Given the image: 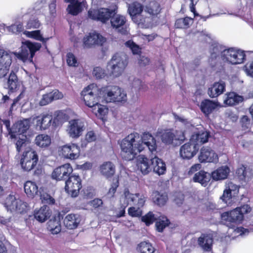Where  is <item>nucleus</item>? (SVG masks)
I'll use <instances>...</instances> for the list:
<instances>
[{
	"instance_id": "f257e3e1",
	"label": "nucleus",
	"mask_w": 253,
	"mask_h": 253,
	"mask_svg": "<svg viewBox=\"0 0 253 253\" xmlns=\"http://www.w3.org/2000/svg\"><path fill=\"white\" fill-rule=\"evenodd\" d=\"M120 147L122 158L131 161L146 148L153 154L156 152L157 145L155 138L150 133H144L140 136L137 133H133L121 141Z\"/></svg>"
},
{
	"instance_id": "f03ea898",
	"label": "nucleus",
	"mask_w": 253,
	"mask_h": 253,
	"mask_svg": "<svg viewBox=\"0 0 253 253\" xmlns=\"http://www.w3.org/2000/svg\"><path fill=\"white\" fill-rule=\"evenodd\" d=\"M221 216L222 220L225 222V224L229 227V230L232 231L235 236L237 234L242 235L249 232L248 229L241 227L235 228V225L241 223L243 219V216L238 211V209L236 208L229 212H223Z\"/></svg>"
},
{
	"instance_id": "7ed1b4c3",
	"label": "nucleus",
	"mask_w": 253,
	"mask_h": 253,
	"mask_svg": "<svg viewBox=\"0 0 253 253\" xmlns=\"http://www.w3.org/2000/svg\"><path fill=\"white\" fill-rule=\"evenodd\" d=\"M128 64V57L123 53L114 54L108 62L107 66L109 75L113 77H118L124 72Z\"/></svg>"
},
{
	"instance_id": "20e7f679",
	"label": "nucleus",
	"mask_w": 253,
	"mask_h": 253,
	"mask_svg": "<svg viewBox=\"0 0 253 253\" xmlns=\"http://www.w3.org/2000/svg\"><path fill=\"white\" fill-rule=\"evenodd\" d=\"M143 5L138 2L129 5L128 11L132 20L138 25L144 28H149L153 25L151 16H144Z\"/></svg>"
},
{
	"instance_id": "39448f33",
	"label": "nucleus",
	"mask_w": 253,
	"mask_h": 253,
	"mask_svg": "<svg viewBox=\"0 0 253 253\" xmlns=\"http://www.w3.org/2000/svg\"><path fill=\"white\" fill-rule=\"evenodd\" d=\"M41 47V44L37 42H32L30 41H26L22 42L21 51L15 52V57L22 61L23 62L29 61L33 62V58L35 52L39 50Z\"/></svg>"
},
{
	"instance_id": "423d86ee",
	"label": "nucleus",
	"mask_w": 253,
	"mask_h": 253,
	"mask_svg": "<svg viewBox=\"0 0 253 253\" xmlns=\"http://www.w3.org/2000/svg\"><path fill=\"white\" fill-rule=\"evenodd\" d=\"M102 98L106 102H125L127 100L126 92L118 86H110L102 91Z\"/></svg>"
},
{
	"instance_id": "0eeeda50",
	"label": "nucleus",
	"mask_w": 253,
	"mask_h": 253,
	"mask_svg": "<svg viewBox=\"0 0 253 253\" xmlns=\"http://www.w3.org/2000/svg\"><path fill=\"white\" fill-rule=\"evenodd\" d=\"M100 91L98 86L94 84L85 87L81 92V96L85 104L91 108L99 102Z\"/></svg>"
},
{
	"instance_id": "6e6552de",
	"label": "nucleus",
	"mask_w": 253,
	"mask_h": 253,
	"mask_svg": "<svg viewBox=\"0 0 253 253\" xmlns=\"http://www.w3.org/2000/svg\"><path fill=\"white\" fill-rule=\"evenodd\" d=\"M245 57L244 51L235 48L225 49L221 52L222 60L233 65L242 64Z\"/></svg>"
},
{
	"instance_id": "1a4fd4ad",
	"label": "nucleus",
	"mask_w": 253,
	"mask_h": 253,
	"mask_svg": "<svg viewBox=\"0 0 253 253\" xmlns=\"http://www.w3.org/2000/svg\"><path fill=\"white\" fill-rule=\"evenodd\" d=\"M4 205L8 211L11 212L23 213L28 210V204L19 199H16L12 195H9L5 199Z\"/></svg>"
},
{
	"instance_id": "9d476101",
	"label": "nucleus",
	"mask_w": 253,
	"mask_h": 253,
	"mask_svg": "<svg viewBox=\"0 0 253 253\" xmlns=\"http://www.w3.org/2000/svg\"><path fill=\"white\" fill-rule=\"evenodd\" d=\"M57 118L53 119L49 114H43L34 117L33 122L37 130L43 131L49 128L51 125H56Z\"/></svg>"
},
{
	"instance_id": "9b49d317",
	"label": "nucleus",
	"mask_w": 253,
	"mask_h": 253,
	"mask_svg": "<svg viewBox=\"0 0 253 253\" xmlns=\"http://www.w3.org/2000/svg\"><path fill=\"white\" fill-rule=\"evenodd\" d=\"M185 139L184 133L180 130H167L161 136L163 142L166 144H172L174 146L180 145Z\"/></svg>"
},
{
	"instance_id": "f8f14e48",
	"label": "nucleus",
	"mask_w": 253,
	"mask_h": 253,
	"mask_svg": "<svg viewBox=\"0 0 253 253\" xmlns=\"http://www.w3.org/2000/svg\"><path fill=\"white\" fill-rule=\"evenodd\" d=\"M110 23L111 27L117 32L123 35H127L129 33L126 17L116 14L115 10L114 14L112 15L110 19Z\"/></svg>"
},
{
	"instance_id": "ddd939ff",
	"label": "nucleus",
	"mask_w": 253,
	"mask_h": 253,
	"mask_svg": "<svg viewBox=\"0 0 253 253\" xmlns=\"http://www.w3.org/2000/svg\"><path fill=\"white\" fill-rule=\"evenodd\" d=\"M85 129L83 121L80 119H73L69 122L66 131L70 137L77 138L82 135Z\"/></svg>"
},
{
	"instance_id": "4468645a",
	"label": "nucleus",
	"mask_w": 253,
	"mask_h": 253,
	"mask_svg": "<svg viewBox=\"0 0 253 253\" xmlns=\"http://www.w3.org/2000/svg\"><path fill=\"white\" fill-rule=\"evenodd\" d=\"M82 187L81 179L79 175L73 174L66 181L65 191L72 197H76Z\"/></svg>"
},
{
	"instance_id": "2eb2a0df",
	"label": "nucleus",
	"mask_w": 253,
	"mask_h": 253,
	"mask_svg": "<svg viewBox=\"0 0 253 253\" xmlns=\"http://www.w3.org/2000/svg\"><path fill=\"white\" fill-rule=\"evenodd\" d=\"M115 9L100 8L98 9H90L88 12V16L93 20L106 23L114 14Z\"/></svg>"
},
{
	"instance_id": "dca6fc26",
	"label": "nucleus",
	"mask_w": 253,
	"mask_h": 253,
	"mask_svg": "<svg viewBox=\"0 0 253 253\" xmlns=\"http://www.w3.org/2000/svg\"><path fill=\"white\" fill-rule=\"evenodd\" d=\"M38 160V156L35 151H27L23 155L21 161V167L24 170L30 171L36 165Z\"/></svg>"
},
{
	"instance_id": "f3484780",
	"label": "nucleus",
	"mask_w": 253,
	"mask_h": 253,
	"mask_svg": "<svg viewBox=\"0 0 253 253\" xmlns=\"http://www.w3.org/2000/svg\"><path fill=\"white\" fill-rule=\"evenodd\" d=\"M106 42V39L96 32L90 33L83 39L84 46L91 48L96 45H102Z\"/></svg>"
},
{
	"instance_id": "a211bd4d",
	"label": "nucleus",
	"mask_w": 253,
	"mask_h": 253,
	"mask_svg": "<svg viewBox=\"0 0 253 253\" xmlns=\"http://www.w3.org/2000/svg\"><path fill=\"white\" fill-rule=\"evenodd\" d=\"M59 152L60 154L64 158L70 160H75L79 157L80 149L76 144H71L62 146Z\"/></svg>"
},
{
	"instance_id": "6ab92c4d",
	"label": "nucleus",
	"mask_w": 253,
	"mask_h": 253,
	"mask_svg": "<svg viewBox=\"0 0 253 253\" xmlns=\"http://www.w3.org/2000/svg\"><path fill=\"white\" fill-rule=\"evenodd\" d=\"M201 163H217L218 157L214 151L210 147H203L198 156Z\"/></svg>"
},
{
	"instance_id": "aec40b11",
	"label": "nucleus",
	"mask_w": 253,
	"mask_h": 253,
	"mask_svg": "<svg viewBox=\"0 0 253 253\" xmlns=\"http://www.w3.org/2000/svg\"><path fill=\"white\" fill-rule=\"evenodd\" d=\"M11 63V55L3 49H0V78L7 74Z\"/></svg>"
},
{
	"instance_id": "412c9836",
	"label": "nucleus",
	"mask_w": 253,
	"mask_h": 253,
	"mask_svg": "<svg viewBox=\"0 0 253 253\" xmlns=\"http://www.w3.org/2000/svg\"><path fill=\"white\" fill-rule=\"evenodd\" d=\"M73 172L72 167L69 164H65L56 168L52 173L53 179L62 180L66 179Z\"/></svg>"
},
{
	"instance_id": "4be33fe9",
	"label": "nucleus",
	"mask_w": 253,
	"mask_h": 253,
	"mask_svg": "<svg viewBox=\"0 0 253 253\" xmlns=\"http://www.w3.org/2000/svg\"><path fill=\"white\" fill-rule=\"evenodd\" d=\"M30 123L29 119H24L14 124L10 132L11 138H17L18 135H25L30 127Z\"/></svg>"
},
{
	"instance_id": "5701e85b",
	"label": "nucleus",
	"mask_w": 253,
	"mask_h": 253,
	"mask_svg": "<svg viewBox=\"0 0 253 253\" xmlns=\"http://www.w3.org/2000/svg\"><path fill=\"white\" fill-rule=\"evenodd\" d=\"M239 192V187L232 182H229L226 184L225 189L223 191L220 199L224 203L229 205L231 203L232 196H234Z\"/></svg>"
},
{
	"instance_id": "b1692460",
	"label": "nucleus",
	"mask_w": 253,
	"mask_h": 253,
	"mask_svg": "<svg viewBox=\"0 0 253 253\" xmlns=\"http://www.w3.org/2000/svg\"><path fill=\"white\" fill-rule=\"evenodd\" d=\"M198 150V148L189 141L180 147V155L183 159H190L196 154Z\"/></svg>"
},
{
	"instance_id": "393cba45",
	"label": "nucleus",
	"mask_w": 253,
	"mask_h": 253,
	"mask_svg": "<svg viewBox=\"0 0 253 253\" xmlns=\"http://www.w3.org/2000/svg\"><path fill=\"white\" fill-rule=\"evenodd\" d=\"M209 138V133L207 131H200L193 134L190 139V142L196 146H199L208 142Z\"/></svg>"
},
{
	"instance_id": "a878e982",
	"label": "nucleus",
	"mask_w": 253,
	"mask_h": 253,
	"mask_svg": "<svg viewBox=\"0 0 253 253\" xmlns=\"http://www.w3.org/2000/svg\"><path fill=\"white\" fill-rule=\"evenodd\" d=\"M81 217L77 214H69L66 216L64 219L65 226L69 229L76 228L80 222Z\"/></svg>"
},
{
	"instance_id": "bb28decb",
	"label": "nucleus",
	"mask_w": 253,
	"mask_h": 253,
	"mask_svg": "<svg viewBox=\"0 0 253 253\" xmlns=\"http://www.w3.org/2000/svg\"><path fill=\"white\" fill-rule=\"evenodd\" d=\"M225 84L222 81L214 83L208 89V94L211 97H216L225 90Z\"/></svg>"
},
{
	"instance_id": "cd10ccee",
	"label": "nucleus",
	"mask_w": 253,
	"mask_h": 253,
	"mask_svg": "<svg viewBox=\"0 0 253 253\" xmlns=\"http://www.w3.org/2000/svg\"><path fill=\"white\" fill-rule=\"evenodd\" d=\"M198 245L205 251H210L212 249L213 238L210 234H202L198 240Z\"/></svg>"
},
{
	"instance_id": "c85d7f7f",
	"label": "nucleus",
	"mask_w": 253,
	"mask_h": 253,
	"mask_svg": "<svg viewBox=\"0 0 253 253\" xmlns=\"http://www.w3.org/2000/svg\"><path fill=\"white\" fill-rule=\"evenodd\" d=\"M218 106H220V105L217 102L205 99L201 103L200 108L206 116H208Z\"/></svg>"
},
{
	"instance_id": "c756f323",
	"label": "nucleus",
	"mask_w": 253,
	"mask_h": 253,
	"mask_svg": "<svg viewBox=\"0 0 253 253\" xmlns=\"http://www.w3.org/2000/svg\"><path fill=\"white\" fill-rule=\"evenodd\" d=\"M34 217L40 222H43L50 216L49 207L43 206L40 209H36L34 211Z\"/></svg>"
},
{
	"instance_id": "7c9ffc66",
	"label": "nucleus",
	"mask_w": 253,
	"mask_h": 253,
	"mask_svg": "<svg viewBox=\"0 0 253 253\" xmlns=\"http://www.w3.org/2000/svg\"><path fill=\"white\" fill-rule=\"evenodd\" d=\"M151 162L154 172L159 175L164 174L166 170V167L165 163L161 159L155 156L151 158Z\"/></svg>"
},
{
	"instance_id": "2f4dec72",
	"label": "nucleus",
	"mask_w": 253,
	"mask_h": 253,
	"mask_svg": "<svg viewBox=\"0 0 253 253\" xmlns=\"http://www.w3.org/2000/svg\"><path fill=\"white\" fill-rule=\"evenodd\" d=\"M65 1L71 3L67 8L69 13L76 15L82 11L84 0H65Z\"/></svg>"
},
{
	"instance_id": "473e14b6",
	"label": "nucleus",
	"mask_w": 253,
	"mask_h": 253,
	"mask_svg": "<svg viewBox=\"0 0 253 253\" xmlns=\"http://www.w3.org/2000/svg\"><path fill=\"white\" fill-rule=\"evenodd\" d=\"M211 175L204 170H200L196 173L193 177V180L195 182H198L202 186L206 187L210 182Z\"/></svg>"
},
{
	"instance_id": "72a5a7b5",
	"label": "nucleus",
	"mask_w": 253,
	"mask_h": 253,
	"mask_svg": "<svg viewBox=\"0 0 253 253\" xmlns=\"http://www.w3.org/2000/svg\"><path fill=\"white\" fill-rule=\"evenodd\" d=\"M148 3L145 6L144 12L150 16L158 15L161 11L160 4L156 0H147Z\"/></svg>"
},
{
	"instance_id": "f704fd0d",
	"label": "nucleus",
	"mask_w": 253,
	"mask_h": 253,
	"mask_svg": "<svg viewBox=\"0 0 253 253\" xmlns=\"http://www.w3.org/2000/svg\"><path fill=\"white\" fill-rule=\"evenodd\" d=\"M99 170L103 176L108 178L112 176L115 173V167L112 163L107 162L100 166Z\"/></svg>"
},
{
	"instance_id": "c9c22d12",
	"label": "nucleus",
	"mask_w": 253,
	"mask_h": 253,
	"mask_svg": "<svg viewBox=\"0 0 253 253\" xmlns=\"http://www.w3.org/2000/svg\"><path fill=\"white\" fill-rule=\"evenodd\" d=\"M230 172V169L227 166H222L213 171L211 176L215 180L226 179Z\"/></svg>"
},
{
	"instance_id": "e433bc0d",
	"label": "nucleus",
	"mask_w": 253,
	"mask_h": 253,
	"mask_svg": "<svg viewBox=\"0 0 253 253\" xmlns=\"http://www.w3.org/2000/svg\"><path fill=\"white\" fill-rule=\"evenodd\" d=\"M35 142L39 147L46 148L51 144V138L47 134H41L36 137Z\"/></svg>"
},
{
	"instance_id": "4c0bfd02",
	"label": "nucleus",
	"mask_w": 253,
	"mask_h": 253,
	"mask_svg": "<svg viewBox=\"0 0 253 253\" xmlns=\"http://www.w3.org/2000/svg\"><path fill=\"white\" fill-rule=\"evenodd\" d=\"M24 190L27 196L31 198L34 197L38 193V187L33 181H27L24 184Z\"/></svg>"
},
{
	"instance_id": "58836bf2",
	"label": "nucleus",
	"mask_w": 253,
	"mask_h": 253,
	"mask_svg": "<svg viewBox=\"0 0 253 253\" xmlns=\"http://www.w3.org/2000/svg\"><path fill=\"white\" fill-rule=\"evenodd\" d=\"M138 198V194H132L130 193L128 191H125L124 196L121 199V202H123V206L126 207L128 205L135 204Z\"/></svg>"
},
{
	"instance_id": "ea45409f",
	"label": "nucleus",
	"mask_w": 253,
	"mask_h": 253,
	"mask_svg": "<svg viewBox=\"0 0 253 253\" xmlns=\"http://www.w3.org/2000/svg\"><path fill=\"white\" fill-rule=\"evenodd\" d=\"M243 100L242 96L239 95L234 92L229 93L224 100V103L228 105H235L241 102Z\"/></svg>"
},
{
	"instance_id": "a19ab883",
	"label": "nucleus",
	"mask_w": 253,
	"mask_h": 253,
	"mask_svg": "<svg viewBox=\"0 0 253 253\" xmlns=\"http://www.w3.org/2000/svg\"><path fill=\"white\" fill-rule=\"evenodd\" d=\"M138 167L144 174H147L151 170L148 159L142 156L138 160Z\"/></svg>"
},
{
	"instance_id": "79ce46f5",
	"label": "nucleus",
	"mask_w": 253,
	"mask_h": 253,
	"mask_svg": "<svg viewBox=\"0 0 253 253\" xmlns=\"http://www.w3.org/2000/svg\"><path fill=\"white\" fill-rule=\"evenodd\" d=\"M92 112L98 118H102L105 116L108 112V109L104 105H101L99 102L91 107Z\"/></svg>"
},
{
	"instance_id": "37998d69",
	"label": "nucleus",
	"mask_w": 253,
	"mask_h": 253,
	"mask_svg": "<svg viewBox=\"0 0 253 253\" xmlns=\"http://www.w3.org/2000/svg\"><path fill=\"white\" fill-rule=\"evenodd\" d=\"M47 229L52 234H57L61 230L60 222L58 219H51L47 222Z\"/></svg>"
},
{
	"instance_id": "c03bdc74",
	"label": "nucleus",
	"mask_w": 253,
	"mask_h": 253,
	"mask_svg": "<svg viewBox=\"0 0 253 253\" xmlns=\"http://www.w3.org/2000/svg\"><path fill=\"white\" fill-rule=\"evenodd\" d=\"M193 22V19L186 17L183 18H179L176 20L175 27L176 28L186 29L190 27Z\"/></svg>"
},
{
	"instance_id": "a18cd8bd",
	"label": "nucleus",
	"mask_w": 253,
	"mask_h": 253,
	"mask_svg": "<svg viewBox=\"0 0 253 253\" xmlns=\"http://www.w3.org/2000/svg\"><path fill=\"white\" fill-rule=\"evenodd\" d=\"M153 200L154 202L160 206H162L165 205L168 200V196L166 193H159L156 192L153 193Z\"/></svg>"
},
{
	"instance_id": "49530a36",
	"label": "nucleus",
	"mask_w": 253,
	"mask_h": 253,
	"mask_svg": "<svg viewBox=\"0 0 253 253\" xmlns=\"http://www.w3.org/2000/svg\"><path fill=\"white\" fill-rule=\"evenodd\" d=\"M156 222V227L159 232H162L169 224V221L166 216L159 215Z\"/></svg>"
},
{
	"instance_id": "de8ad7c7",
	"label": "nucleus",
	"mask_w": 253,
	"mask_h": 253,
	"mask_svg": "<svg viewBox=\"0 0 253 253\" xmlns=\"http://www.w3.org/2000/svg\"><path fill=\"white\" fill-rule=\"evenodd\" d=\"M7 85L8 88L12 91L16 89L19 85L17 76L13 72H11L9 76Z\"/></svg>"
},
{
	"instance_id": "09e8293b",
	"label": "nucleus",
	"mask_w": 253,
	"mask_h": 253,
	"mask_svg": "<svg viewBox=\"0 0 253 253\" xmlns=\"http://www.w3.org/2000/svg\"><path fill=\"white\" fill-rule=\"evenodd\" d=\"M137 250L140 253H153L154 252V247L147 242L140 243L138 245Z\"/></svg>"
},
{
	"instance_id": "8fccbe9b",
	"label": "nucleus",
	"mask_w": 253,
	"mask_h": 253,
	"mask_svg": "<svg viewBox=\"0 0 253 253\" xmlns=\"http://www.w3.org/2000/svg\"><path fill=\"white\" fill-rule=\"evenodd\" d=\"M23 34L28 38H32L41 42H45V40L41 35L40 30H35L33 31H25L23 32Z\"/></svg>"
},
{
	"instance_id": "3c124183",
	"label": "nucleus",
	"mask_w": 253,
	"mask_h": 253,
	"mask_svg": "<svg viewBox=\"0 0 253 253\" xmlns=\"http://www.w3.org/2000/svg\"><path fill=\"white\" fill-rule=\"evenodd\" d=\"M159 215V214H154L152 212H149L147 214L142 217L141 220L145 223L146 225H149L157 220Z\"/></svg>"
},
{
	"instance_id": "603ef678",
	"label": "nucleus",
	"mask_w": 253,
	"mask_h": 253,
	"mask_svg": "<svg viewBox=\"0 0 253 253\" xmlns=\"http://www.w3.org/2000/svg\"><path fill=\"white\" fill-rule=\"evenodd\" d=\"M125 45L132 51L133 54L139 55L141 52V48L131 40H129L125 43Z\"/></svg>"
},
{
	"instance_id": "864d4df0",
	"label": "nucleus",
	"mask_w": 253,
	"mask_h": 253,
	"mask_svg": "<svg viewBox=\"0 0 253 253\" xmlns=\"http://www.w3.org/2000/svg\"><path fill=\"white\" fill-rule=\"evenodd\" d=\"M131 81V80L130 79ZM132 87L134 88L136 90L146 91L147 90V86L145 84L142 83L141 80L138 79L134 78L131 83Z\"/></svg>"
},
{
	"instance_id": "5fc2aeb1",
	"label": "nucleus",
	"mask_w": 253,
	"mask_h": 253,
	"mask_svg": "<svg viewBox=\"0 0 253 253\" xmlns=\"http://www.w3.org/2000/svg\"><path fill=\"white\" fill-rule=\"evenodd\" d=\"M16 141L15 145L17 151L19 152L21 151L22 148L25 145L26 140V135H18L17 138H11Z\"/></svg>"
},
{
	"instance_id": "6e6d98bb",
	"label": "nucleus",
	"mask_w": 253,
	"mask_h": 253,
	"mask_svg": "<svg viewBox=\"0 0 253 253\" xmlns=\"http://www.w3.org/2000/svg\"><path fill=\"white\" fill-rule=\"evenodd\" d=\"M6 29L9 32H11L13 34H17L23 30V26L21 23H17L10 26L6 27Z\"/></svg>"
},
{
	"instance_id": "4d7b16f0",
	"label": "nucleus",
	"mask_w": 253,
	"mask_h": 253,
	"mask_svg": "<svg viewBox=\"0 0 253 253\" xmlns=\"http://www.w3.org/2000/svg\"><path fill=\"white\" fill-rule=\"evenodd\" d=\"M92 74L94 77L98 79L104 78L106 76H107L105 70L100 67H94L92 72Z\"/></svg>"
},
{
	"instance_id": "13d9d810",
	"label": "nucleus",
	"mask_w": 253,
	"mask_h": 253,
	"mask_svg": "<svg viewBox=\"0 0 253 253\" xmlns=\"http://www.w3.org/2000/svg\"><path fill=\"white\" fill-rule=\"evenodd\" d=\"M247 173L246 168L243 166H240L236 170V174L241 180H246L247 176Z\"/></svg>"
},
{
	"instance_id": "bf43d9fd",
	"label": "nucleus",
	"mask_w": 253,
	"mask_h": 253,
	"mask_svg": "<svg viewBox=\"0 0 253 253\" xmlns=\"http://www.w3.org/2000/svg\"><path fill=\"white\" fill-rule=\"evenodd\" d=\"M52 99L50 95V92L43 94L41 100L39 102V105L40 106H45L48 104L51 103L52 101Z\"/></svg>"
},
{
	"instance_id": "052dcab7",
	"label": "nucleus",
	"mask_w": 253,
	"mask_h": 253,
	"mask_svg": "<svg viewBox=\"0 0 253 253\" xmlns=\"http://www.w3.org/2000/svg\"><path fill=\"white\" fill-rule=\"evenodd\" d=\"M40 26L41 23L40 22V21L38 19L33 18H31L28 21L26 25V28L27 29H37L39 28Z\"/></svg>"
},
{
	"instance_id": "680f3d73",
	"label": "nucleus",
	"mask_w": 253,
	"mask_h": 253,
	"mask_svg": "<svg viewBox=\"0 0 253 253\" xmlns=\"http://www.w3.org/2000/svg\"><path fill=\"white\" fill-rule=\"evenodd\" d=\"M67 63L70 66H77L78 65L77 60L75 55L72 53L67 54Z\"/></svg>"
},
{
	"instance_id": "e2e57ef3",
	"label": "nucleus",
	"mask_w": 253,
	"mask_h": 253,
	"mask_svg": "<svg viewBox=\"0 0 253 253\" xmlns=\"http://www.w3.org/2000/svg\"><path fill=\"white\" fill-rule=\"evenodd\" d=\"M41 199L43 203L53 204L55 202L54 199L47 193L41 194Z\"/></svg>"
},
{
	"instance_id": "0e129e2a",
	"label": "nucleus",
	"mask_w": 253,
	"mask_h": 253,
	"mask_svg": "<svg viewBox=\"0 0 253 253\" xmlns=\"http://www.w3.org/2000/svg\"><path fill=\"white\" fill-rule=\"evenodd\" d=\"M119 186V180L118 178H114L113 179V182L110 188L108 195L111 197H113L114 194L116 191V189Z\"/></svg>"
},
{
	"instance_id": "69168bd1",
	"label": "nucleus",
	"mask_w": 253,
	"mask_h": 253,
	"mask_svg": "<svg viewBox=\"0 0 253 253\" xmlns=\"http://www.w3.org/2000/svg\"><path fill=\"white\" fill-rule=\"evenodd\" d=\"M128 212L129 214L132 216H139L142 214L141 210L138 207L129 208Z\"/></svg>"
},
{
	"instance_id": "338daca9",
	"label": "nucleus",
	"mask_w": 253,
	"mask_h": 253,
	"mask_svg": "<svg viewBox=\"0 0 253 253\" xmlns=\"http://www.w3.org/2000/svg\"><path fill=\"white\" fill-rule=\"evenodd\" d=\"M96 139V136L93 131H88L85 136V140L87 142L94 141Z\"/></svg>"
},
{
	"instance_id": "774afa93",
	"label": "nucleus",
	"mask_w": 253,
	"mask_h": 253,
	"mask_svg": "<svg viewBox=\"0 0 253 253\" xmlns=\"http://www.w3.org/2000/svg\"><path fill=\"white\" fill-rule=\"evenodd\" d=\"M244 69L248 76L253 77V62L247 64Z\"/></svg>"
}]
</instances>
